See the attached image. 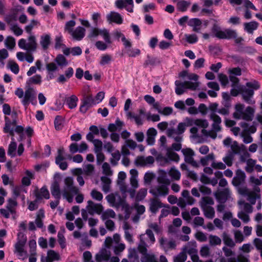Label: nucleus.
Returning <instances> with one entry per match:
<instances>
[{
    "label": "nucleus",
    "instance_id": "f257e3e1",
    "mask_svg": "<svg viewBox=\"0 0 262 262\" xmlns=\"http://www.w3.org/2000/svg\"><path fill=\"white\" fill-rule=\"evenodd\" d=\"M213 20L216 22L215 19ZM211 36L220 39H230L235 38L237 37V33L235 30L229 29L222 31L221 27L215 23L211 29Z\"/></svg>",
    "mask_w": 262,
    "mask_h": 262
},
{
    "label": "nucleus",
    "instance_id": "f03ea898",
    "mask_svg": "<svg viewBox=\"0 0 262 262\" xmlns=\"http://www.w3.org/2000/svg\"><path fill=\"white\" fill-rule=\"evenodd\" d=\"M27 237L25 233L23 232H18L17 235V242L14 245V252L17 253L18 256L25 257L27 256V252L24 248L26 244Z\"/></svg>",
    "mask_w": 262,
    "mask_h": 262
},
{
    "label": "nucleus",
    "instance_id": "7ed1b4c3",
    "mask_svg": "<svg viewBox=\"0 0 262 262\" xmlns=\"http://www.w3.org/2000/svg\"><path fill=\"white\" fill-rule=\"evenodd\" d=\"M255 82L256 83H253L251 82H247L246 83V86L241 85L242 92H241V94L243 99L249 104L251 103V98L254 94V90H257L259 88L258 82Z\"/></svg>",
    "mask_w": 262,
    "mask_h": 262
},
{
    "label": "nucleus",
    "instance_id": "20e7f679",
    "mask_svg": "<svg viewBox=\"0 0 262 262\" xmlns=\"http://www.w3.org/2000/svg\"><path fill=\"white\" fill-rule=\"evenodd\" d=\"M98 104L92 95L84 96L81 100L79 112L84 114L92 107Z\"/></svg>",
    "mask_w": 262,
    "mask_h": 262
},
{
    "label": "nucleus",
    "instance_id": "39448f33",
    "mask_svg": "<svg viewBox=\"0 0 262 262\" xmlns=\"http://www.w3.org/2000/svg\"><path fill=\"white\" fill-rule=\"evenodd\" d=\"M191 133L192 135L190 137L197 143L204 142L209 137L214 139L217 137V132H201V135H199V132Z\"/></svg>",
    "mask_w": 262,
    "mask_h": 262
},
{
    "label": "nucleus",
    "instance_id": "423d86ee",
    "mask_svg": "<svg viewBox=\"0 0 262 262\" xmlns=\"http://www.w3.org/2000/svg\"><path fill=\"white\" fill-rule=\"evenodd\" d=\"M192 118L186 117L183 122L179 123L177 128L169 127L166 131H185L186 127L192 126Z\"/></svg>",
    "mask_w": 262,
    "mask_h": 262
},
{
    "label": "nucleus",
    "instance_id": "0eeeda50",
    "mask_svg": "<svg viewBox=\"0 0 262 262\" xmlns=\"http://www.w3.org/2000/svg\"><path fill=\"white\" fill-rule=\"evenodd\" d=\"M166 207V206L163 204L159 199L157 198H152L150 199L149 204V211L153 214H156L159 208Z\"/></svg>",
    "mask_w": 262,
    "mask_h": 262
},
{
    "label": "nucleus",
    "instance_id": "6e6552de",
    "mask_svg": "<svg viewBox=\"0 0 262 262\" xmlns=\"http://www.w3.org/2000/svg\"><path fill=\"white\" fill-rule=\"evenodd\" d=\"M245 173L241 169H237L235 176L232 179V184L235 186H238L245 181Z\"/></svg>",
    "mask_w": 262,
    "mask_h": 262
},
{
    "label": "nucleus",
    "instance_id": "1a4fd4ad",
    "mask_svg": "<svg viewBox=\"0 0 262 262\" xmlns=\"http://www.w3.org/2000/svg\"><path fill=\"white\" fill-rule=\"evenodd\" d=\"M214 196L217 202L221 204H224L228 200L229 196V191L227 188L220 191H216Z\"/></svg>",
    "mask_w": 262,
    "mask_h": 262
},
{
    "label": "nucleus",
    "instance_id": "9d476101",
    "mask_svg": "<svg viewBox=\"0 0 262 262\" xmlns=\"http://www.w3.org/2000/svg\"><path fill=\"white\" fill-rule=\"evenodd\" d=\"M153 107L156 110L159 114L164 116H169L173 112V108L171 107L165 106L162 108L159 102H156L154 104Z\"/></svg>",
    "mask_w": 262,
    "mask_h": 262
},
{
    "label": "nucleus",
    "instance_id": "9b49d317",
    "mask_svg": "<svg viewBox=\"0 0 262 262\" xmlns=\"http://www.w3.org/2000/svg\"><path fill=\"white\" fill-rule=\"evenodd\" d=\"M106 17L110 23H115L119 25L123 23V18L120 14L115 11H111Z\"/></svg>",
    "mask_w": 262,
    "mask_h": 262
},
{
    "label": "nucleus",
    "instance_id": "f8f14e48",
    "mask_svg": "<svg viewBox=\"0 0 262 262\" xmlns=\"http://www.w3.org/2000/svg\"><path fill=\"white\" fill-rule=\"evenodd\" d=\"M124 125V122L117 117L115 123L108 124L107 129L108 131H122V127Z\"/></svg>",
    "mask_w": 262,
    "mask_h": 262
},
{
    "label": "nucleus",
    "instance_id": "ddd939ff",
    "mask_svg": "<svg viewBox=\"0 0 262 262\" xmlns=\"http://www.w3.org/2000/svg\"><path fill=\"white\" fill-rule=\"evenodd\" d=\"M210 118L213 121V124L212 128L208 131H221V128L220 124L222 122L221 118L215 113H211Z\"/></svg>",
    "mask_w": 262,
    "mask_h": 262
},
{
    "label": "nucleus",
    "instance_id": "4468645a",
    "mask_svg": "<svg viewBox=\"0 0 262 262\" xmlns=\"http://www.w3.org/2000/svg\"><path fill=\"white\" fill-rule=\"evenodd\" d=\"M160 246L164 249L165 251L167 250L174 249L176 247V242L174 241H167V239L161 237L159 240Z\"/></svg>",
    "mask_w": 262,
    "mask_h": 262
},
{
    "label": "nucleus",
    "instance_id": "2eb2a0df",
    "mask_svg": "<svg viewBox=\"0 0 262 262\" xmlns=\"http://www.w3.org/2000/svg\"><path fill=\"white\" fill-rule=\"evenodd\" d=\"M35 92L33 88H29L24 94V98L22 100V103L24 106L28 105L29 104V99L33 98L34 100Z\"/></svg>",
    "mask_w": 262,
    "mask_h": 262
},
{
    "label": "nucleus",
    "instance_id": "dca6fc26",
    "mask_svg": "<svg viewBox=\"0 0 262 262\" xmlns=\"http://www.w3.org/2000/svg\"><path fill=\"white\" fill-rule=\"evenodd\" d=\"M192 126L195 125L198 128H202L201 131H208L206 128L208 126V122L206 119H194L192 118Z\"/></svg>",
    "mask_w": 262,
    "mask_h": 262
},
{
    "label": "nucleus",
    "instance_id": "f3484780",
    "mask_svg": "<svg viewBox=\"0 0 262 262\" xmlns=\"http://www.w3.org/2000/svg\"><path fill=\"white\" fill-rule=\"evenodd\" d=\"M51 192L52 196L55 199L60 200L61 199V191L59 184L57 181H54L51 186Z\"/></svg>",
    "mask_w": 262,
    "mask_h": 262
},
{
    "label": "nucleus",
    "instance_id": "a211bd4d",
    "mask_svg": "<svg viewBox=\"0 0 262 262\" xmlns=\"http://www.w3.org/2000/svg\"><path fill=\"white\" fill-rule=\"evenodd\" d=\"M85 31V29L84 27L78 26L76 28L75 31L73 30L71 33H72L73 37L75 39L77 40H80L84 37Z\"/></svg>",
    "mask_w": 262,
    "mask_h": 262
},
{
    "label": "nucleus",
    "instance_id": "6ab92c4d",
    "mask_svg": "<svg viewBox=\"0 0 262 262\" xmlns=\"http://www.w3.org/2000/svg\"><path fill=\"white\" fill-rule=\"evenodd\" d=\"M5 126L4 127L3 131H25L24 127L20 125H17L15 127L12 126V127H10L9 117L5 116Z\"/></svg>",
    "mask_w": 262,
    "mask_h": 262
},
{
    "label": "nucleus",
    "instance_id": "aec40b11",
    "mask_svg": "<svg viewBox=\"0 0 262 262\" xmlns=\"http://www.w3.org/2000/svg\"><path fill=\"white\" fill-rule=\"evenodd\" d=\"M254 109L251 106H247L242 116V118L247 121H252L254 117Z\"/></svg>",
    "mask_w": 262,
    "mask_h": 262
},
{
    "label": "nucleus",
    "instance_id": "412c9836",
    "mask_svg": "<svg viewBox=\"0 0 262 262\" xmlns=\"http://www.w3.org/2000/svg\"><path fill=\"white\" fill-rule=\"evenodd\" d=\"M127 117L128 119L130 120H134L135 124L139 127L143 124V120L141 117L138 115H136L134 113L128 112L127 113Z\"/></svg>",
    "mask_w": 262,
    "mask_h": 262
},
{
    "label": "nucleus",
    "instance_id": "4be33fe9",
    "mask_svg": "<svg viewBox=\"0 0 262 262\" xmlns=\"http://www.w3.org/2000/svg\"><path fill=\"white\" fill-rule=\"evenodd\" d=\"M259 24L256 21H252L249 23L244 24V30L248 33H252L254 30L257 29Z\"/></svg>",
    "mask_w": 262,
    "mask_h": 262
},
{
    "label": "nucleus",
    "instance_id": "5701e85b",
    "mask_svg": "<svg viewBox=\"0 0 262 262\" xmlns=\"http://www.w3.org/2000/svg\"><path fill=\"white\" fill-rule=\"evenodd\" d=\"M245 105L242 103H237L235 105V112L233 114V117L235 119L238 120L242 118V116L244 112Z\"/></svg>",
    "mask_w": 262,
    "mask_h": 262
},
{
    "label": "nucleus",
    "instance_id": "b1692460",
    "mask_svg": "<svg viewBox=\"0 0 262 262\" xmlns=\"http://www.w3.org/2000/svg\"><path fill=\"white\" fill-rule=\"evenodd\" d=\"M227 262H250L249 255H244L243 254H239L236 257H230L228 258Z\"/></svg>",
    "mask_w": 262,
    "mask_h": 262
},
{
    "label": "nucleus",
    "instance_id": "393cba45",
    "mask_svg": "<svg viewBox=\"0 0 262 262\" xmlns=\"http://www.w3.org/2000/svg\"><path fill=\"white\" fill-rule=\"evenodd\" d=\"M176 85L175 92L177 95H181L183 94L185 89H186L185 81L182 82L179 80H176L174 82Z\"/></svg>",
    "mask_w": 262,
    "mask_h": 262
},
{
    "label": "nucleus",
    "instance_id": "a878e982",
    "mask_svg": "<svg viewBox=\"0 0 262 262\" xmlns=\"http://www.w3.org/2000/svg\"><path fill=\"white\" fill-rule=\"evenodd\" d=\"M234 135L236 136L240 135L243 138V142L245 143L248 144L252 142L253 139L251 136V134L254 133L255 132H233Z\"/></svg>",
    "mask_w": 262,
    "mask_h": 262
},
{
    "label": "nucleus",
    "instance_id": "bb28decb",
    "mask_svg": "<svg viewBox=\"0 0 262 262\" xmlns=\"http://www.w3.org/2000/svg\"><path fill=\"white\" fill-rule=\"evenodd\" d=\"M40 43L43 50L48 49L51 43V36L49 34H44L40 36Z\"/></svg>",
    "mask_w": 262,
    "mask_h": 262
},
{
    "label": "nucleus",
    "instance_id": "cd10ccee",
    "mask_svg": "<svg viewBox=\"0 0 262 262\" xmlns=\"http://www.w3.org/2000/svg\"><path fill=\"white\" fill-rule=\"evenodd\" d=\"M149 192L156 196H158V194L166 195L168 193V189L167 186L161 185L157 188V191L154 190H150Z\"/></svg>",
    "mask_w": 262,
    "mask_h": 262
},
{
    "label": "nucleus",
    "instance_id": "c85d7f7f",
    "mask_svg": "<svg viewBox=\"0 0 262 262\" xmlns=\"http://www.w3.org/2000/svg\"><path fill=\"white\" fill-rule=\"evenodd\" d=\"M78 99L76 95H72L66 98V104L70 109L75 108L77 105Z\"/></svg>",
    "mask_w": 262,
    "mask_h": 262
},
{
    "label": "nucleus",
    "instance_id": "c756f323",
    "mask_svg": "<svg viewBox=\"0 0 262 262\" xmlns=\"http://www.w3.org/2000/svg\"><path fill=\"white\" fill-rule=\"evenodd\" d=\"M65 121V119L62 116L57 115L54 120V126L57 130H62Z\"/></svg>",
    "mask_w": 262,
    "mask_h": 262
},
{
    "label": "nucleus",
    "instance_id": "7c9ffc66",
    "mask_svg": "<svg viewBox=\"0 0 262 262\" xmlns=\"http://www.w3.org/2000/svg\"><path fill=\"white\" fill-rule=\"evenodd\" d=\"M35 195L37 200H41L42 197L46 199H49L50 198V193L47 188L43 187L40 189V193L37 190L35 193Z\"/></svg>",
    "mask_w": 262,
    "mask_h": 262
},
{
    "label": "nucleus",
    "instance_id": "2f4dec72",
    "mask_svg": "<svg viewBox=\"0 0 262 262\" xmlns=\"http://www.w3.org/2000/svg\"><path fill=\"white\" fill-rule=\"evenodd\" d=\"M190 4L191 3L190 1L181 0L179 2H178L177 4V7L179 11L185 12L187 11Z\"/></svg>",
    "mask_w": 262,
    "mask_h": 262
},
{
    "label": "nucleus",
    "instance_id": "473e14b6",
    "mask_svg": "<svg viewBox=\"0 0 262 262\" xmlns=\"http://www.w3.org/2000/svg\"><path fill=\"white\" fill-rule=\"evenodd\" d=\"M41 83V76L39 74H36L34 76L30 77L26 81L27 85L29 86L30 84H40Z\"/></svg>",
    "mask_w": 262,
    "mask_h": 262
},
{
    "label": "nucleus",
    "instance_id": "72a5a7b5",
    "mask_svg": "<svg viewBox=\"0 0 262 262\" xmlns=\"http://www.w3.org/2000/svg\"><path fill=\"white\" fill-rule=\"evenodd\" d=\"M202 24V21L200 19L198 18H193L189 20L188 25L189 26L193 27V31L195 32H198L200 30V28H197V27H199L201 26Z\"/></svg>",
    "mask_w": 262,
    "mask_h": 262
},
{
    "label": "nucleus",
    "instance_id": "f704fd0d",
    "mask_svg": "<svg viewBox=\"0 0 262 262\" xmlns=\"http://www.w3.org/2000/svg\"><path fill=\"white\" fill-rule=\"evenodd\" d=\"M147 59L145 60L143 63V67L144 68H147L149 66H155L157 62L158 59L156 57H151L149 54H147L146 56ZM158 63L160 62L159 61H158Z\"/></svg>",
    "mask_w": 262,
    "mask_h": 262
},
{
    "label": "nucleus",
    "instance_id": "c9c22d12",
    "mask_svg": "<svg viewBox=\"0 0 262 262\" xmlns=\"http://www.w3.org/2000/svg\"><path fill=\"white\" fill-rule=\"evenodd\" d=\"M60 259L59 254L53 250H50L48 252L47 262H52L53 260H58Z\"/></svg>",
    "mask_w": 262,
    "mask_h": 262
},
{
    "label": "nucleus",
    "instance_id": "e433bc0d",
    "mask_svg": "<svg viewBox=\"0 0 262 262\" xmlns=\"http://www.w3.org/2000/svg\"><path fill=\"white\" fill-rule=\"evenodd\" d=\"M258 123L255 120L253 122L252 125L250 126L248 123H243L242 126L244 128L242 131H256Z\"/></svg>",
    "mask_w": 262,
    "mask_h": 262
},
{
    "label": "nucleus",
    "instance_id": "4c0bfd02",
    "mask_svg": "<svg viewBox=\"0 0 262 262\" xmlns=\"http://www.w3.org/2000/svg\"><path fill=\"white\" fill-rule=\"evenodd\" d=\"M5 45L8 49L12 50L16 45L15 39L12 36H7L5 41Z\"/></svg>",
    "mask_w": 262,
    "mask_h": 262
},
{
    "label": "nucleus",
    "instance_id": "58836bf2",
    "mask_svg": "<svg viewBox=\"0 0 262 262\" xmlns=\"http://www.w3.org/2000/svg\"><path fill=\"white\" fill-rule=\"evenodd\" d=\"M204 212V215L208 219H212L214 216V210L213 208L210 206L203 207Z\"/></svg>",
    "mask_w": 262,
    "mask_h": 262
},
{
    "label": "nucleus",
    "instance_id": "ea45409f",
    "mask_svg": "<svg viewBox=\"0 0 262 262\" xmlns=\"http://www.w3.org/2000/svg\"><path fill=\"white\" fill-rule=\"evenodd\" d=\"M101 180L103 183V191L105 193L108 192L110 189V184L111 183V179L106 177H102Z\"/></svg>",
    "mask_w": 262,
    "mask_h": 262
},
{
    "label": "nucleus",
    "instance_id": "a19ab883",
    "mask_svg": "<svg viewBox=\"0 0 262 262\" xmlns=\"http://www.w3.org/2000/svg\"><path fill=\"white\" fill-rule=\"evenodd\" d=\"M55 61L59 67L66 66L68 64V62L66 57L62 54H58L55 59Z\"/></svg>",
    "mask_w": 262,
    "mask_h": 262
},
{
    "label": "nucleus",
    "instance_id": "79ce46f5",
    "mask_svg": "<svg viewBox=\"0 0 262 262\" xmlns=\"http://www.w3.org/2000/svg\"><path fill=\"white\" fill-rule=\"evenodd\" d=\"M8 68L15 74H17L19 73V66L13 60H9L8 61Z\"/></svg>",
    "mask_w": 262,
    "mask_h": 262
},
{
    "label": "nucleus",
    "instance_id": "37998d69",
    "mask_svg": "<svg viewBox=\"0 0 262 262\" xmlns=\"http://www.w3.org/2000/svg\"><path fill=\"white\" fill-rule=\"evenodd\" d=\"M17 205V203L16 201V199L10 198L8 200V203L7 205V209L9 210L10 212L11 213H14L15 212V210L13 208L16 206Z\"/></svg>",
    "mask_w": 262,
    "mask_h": 262
},
{
    "label": "nucleus",
    "instance_id": "c03bdc74",
    "mask_svg": "<svg viewBox=\"0 0 262 262\" xmlns=\"http://www.w3.org/2000/svg\"><path fill=\"white\" fill-rule=\"evenodd\" d=\"M103 29H100L97 27L93 28L88 35L90 38L97 37L98 35L102 34Z\"/></svg>",
    "mask_w": 262,
    "mask_h": 262
},
{
    "label": "nucleus",
    "instance_id": "a18cd8bd",
    "mask_svg": "<svg viewBox=\"0 0 262 262\" xmlns=\"http://www.w3.org/2000/svg\"><path fill=\"white\" fill-rule=\"evenodd\" d=\"M209 244L211 246L220 245L221 244V239L216 235H210L209 236Z\"/></svg>",
    "mask_w": 262,
    "mask_h": 262
},
{
    "label": "nucleus",
    "instance_id": "49530a36",
    "mask_svg": "<svg viewBox=\"0 0 262 262\" xmlns=\"http://www.w3.org/2000/svg\"><path fill=\"white\" fill-rule=\"evenodd\" d=\"M112 158L110 159V162L113 166H116L118 164V162L119 161L121 155L119 150H116L115 152L112 154Z\"/></svg>",
    "mask_w": 262,
    "mask_h": 262
},
{
    "label": "nucleus",
    "instance_id": "de8ad7c7",
    "mask_svg": "<svg viewBox=\"0 0 262 262\" xmlns=\"http://www.w3.org/2000/svg\"><path fill=\"white\" fill-rule=\"evenodd\" d=\"M147 189L146 188H141L137 192L136 196V201L137 202L141 201L147 195Z\"/></svg>",
    "mask_w": 262,
    "mask_h": 262
},
{
    "label": "nucleus",
    "instance_id": "09e8293b",
    "mask_svg": "<svg viewBox=\"0 0 262 262\" xmlns=\"http://www.w3.org/2000/svg\"><path fill=\"white\" fill-rule=\"evenodd\" d=\"M17 147V144L15 142L12 141L8 146V155L11 157L15 156V151Z\"/></svg>",
    "mask_w": 262,
    "mask_h": 262
},
{
    "label": "nucleus",
    "instance_id": "8fccbe9b",
    "mask_svg": "<svg viewBox=\"0 0 262 262\" xmlns=\"http://www.w3.org/2000/svg\"><path fill=\"white\" fill-rule=\"evenodd\" d=\"M183 132H167V136L169 137H172L177 142H180L182 141V137L181 134Z\"/></svg>",
    "mask_w": 262,
    "mask_h": 262
},
{
    "label": "nucleus",
    "instance_id": "3c124183",
    "mask_svg": "<svg viewBox=\"0 0 262 262\" xmlns=\"http://www.w3.org/2000/svg\"><path fill=\"white\" fill-rule=\"evenodd\" d=\"M209 50L215 56H218L222 52V48L217 46L209 45L208 47Z\"/></svg>",
    "mask_w": 262,
    "mask_h": 262
},
{
    "label": "nucleus",
    "instance_id": "603ef678",
    "mask_svg": "<svg viewBox=\"0 0 262 262\" xmlns=\"http://www.w3.org/2000/svg\"><path fill=\"white\" fill-rule=\"evenodd\" d=\"M166 155L168 158L167 159L170 161L178 162L180 160L179 155L175 152L168 150Z\"/></svg>",
    "mask_w": 262,
    "mask_h": 262
},
{
    "label": "nucleus",
    "instance_id": "864d4df0",
    "mask_svg": "<svg viewBox=\"0 0 262 262\" xmlns=\"http://www.w3.org/2000/svg\"><path fill=\"white\" fill-rule=\"evenodd\" d=\"M147 245L145 241L142 239L140 238V244L139 245L138 247V249L140 253H141L142 255L144 254H146L147 252Z\"/></svg>",
    "mask_w": 262,
    "mask_h": 262
},
{
    "label": "nucleus",
    "instance_id": "5fc2aeb1",
    "mask_svg": "<svg viewBox=\"0 0 262 262\" xmlns=\"http://www.w3.org/2000/svg\"><path fill=\"white\" fill-rule=\"evenodd\" d=\"M186 89L192 91L196 90L199 86V82H192L190 81H185Z\"/></svg>",
    "mask_w": 262,
    "mask_h": 262
},
{
    "label": "nucleus",
    "instance_id": "6e6d98bb",
    "mask_svg": "<svg viewBox=\"0 0 262 262\" xmlns=\"http://www.w3.org/2000/svg\"><path fill=\"white\" fill-rule=\"evenodd\" d=\"M157 134V132H147L146 142L147 144L152 145L155 143V138Z\"/></svg>",
    "mask_w": 262,
    "mask_h": 262
},
{
    "label": "nucleus",
    "instance_id": "4d7b16f0",
    "mask_svg": "<svg viewBox=\"0 0 262 262\" xmlns=\"http://www.w3.org/2000/svg\"><path fill=\"white\" fill-rule=\"evenodd\" d=\"M223 241L224 244L230 247H233L235 246L232 239L227 234L224 233L223 235Z\"/></svg>",
    "mask_w": 262,
    "mask_h": 262
},
{
    "label": "nucleus",
    "instance_id": "13d9d810",
    "mask_svg": "<svg viewBox=\"0 0 262 262\" xmlns=\"http://www.w3.org/2000/svg\"><path fill=\"white\" fill-rule=\"evenodd\" d=\"M115 212L113 210L107 209L102 213L101 217L103 220H105L108 219L109 217L114 218L115 217Z\"/></svg>",
    "mask_w": 262,
    "mask_h": 262
},
{
    "label": "nucleus",
    "instance_id": "bf43d9fd",
    "mask_svg": "<svg viewBox=\"0 0 262 262\" xmlns=\"http://www.w3.org/2000/svg\"><path fill=\"white\" fill-rule=\"evenodd\" d=\"M141 262H156L155 260V256L152 254H149L146 253L143 254L141 258Z\"/></svg>",
    "mask_w": 262,
    "mask_h": 262
},
{
    "label": "nucleus",
    "instance_id": "052dcab7",
    "mask_svg": "<svg viewBox=\"0 0 262 262\" xmlns=\"http://www.w3.org/2000/svg\"><path fill=\"white\" fill-rule=\"evenodd\" d=\"M229 76H239L242 75V70L239 67L233 68L228 71Z\"/></svg>",
    "mask_w": 262,
    "mask_h": 262
},
{
    "label": "nucleus",
    "instance_id": "680f3d73",
    "mask_svg": "<svg viewBox=\"0 0 262 262\" xmlns=\"http://www.w3.org/2000/svg\"><path fill=\"white\" fill-rule=\"evenodd\" d=\"M233 159V154L231 151H229L227 156L223 158V160L228 166H231L232 165V161Z\"/></svg>",
    "mask_w": 262,
    "mask_h": 262
},
{
    "label": "nucleus",
    "instance_id": "e2e57ef3",
    "mask_svg": "<svg viewBox=\"0 0 262 262\" xmlns=\"http://www.w3.org/2000/svg\"><path fill=\"white\" fill-rule=\"evenodd\" d=\"M169 175L175 180H179L181 177L180 171L174 168H171L169 171Z\"/></svg>",
    "mask_w": 262,
    "mask_h": 262
},
{
    "label": "nucleus",
    "instance_id": "0e129e2a",
    "mask_svg": "<svg viewBox=\"0 0 262 262\" xmlns=\"http://www.w3.org/2000/svg\"><path fill=\"white\" fill-rule=\"evenodd\" d=\"M101 36H102L105 41V43L106 44H111L112 43L109 32L107 29H103V31L102 32Z\"/></svg>",
    "mask_w": 262,
    "mask_h": 262
},
{
    "label": "nucleus",
    "instance_id": "69168bd1",
    "mask_svg": "<svg viewBox=\"0 0 262 262\" xmlns=\"http://www.w3.org/2000/svg\"><path fill=\"white\" fill-rule=\"evenodd\" d=\"M219 80L222 86H225L229 83V79L224 74L221 73L219 75Z\"/></svg>",
    "mask_w": 262,
    "mask_h": 262
},
{
    "label": "nucleus",
    "instance_id": "338daca9",
    "mask_svg": "<svg viewBox=\"0 0 262 262\" xmlns=\"http://www.w3.org/2000/svg\"><path fill=\"white\" fill-rule=\"evenodd\" d=\"M202 202V207L207 206V205H212L214 204V201L213 199L210 196H204L203 197Z\"/></svg>",
    "mask_w": 262,
    "mask_h": 262
},
{
    "label": "nucleus",
    "instance_id": "774afa93",
    "mask_svg": "<svg viewBox=\"0 0 262 262\" xmlns=\"http://www.w3.org/2000/svg\"><path fill=\"white\" fill-rule=\"evenodd\" d=\"M58 237V242L60 245L61 248L62 249H64L66 247V238L63 234V233L59 232L57 235Z\"/></svg>",
    "mask_w": 262,
    "mask_h": 262
}]
</instances>
